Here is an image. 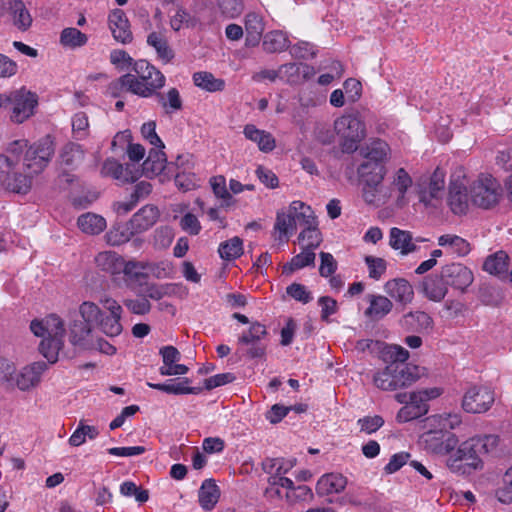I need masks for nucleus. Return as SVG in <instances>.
I'll return each mask as SVG.
<instances>
[{"label":"nucleus","mask_w":512,"mask_h":512,"mask_svg":"<svg viewBox=\"0 0 512 512\" xmlns=\"http://www.w3.org/2000/svg\"><path fill=\"white\" fill-rule=\"evenodd\" d=\"M132 73L123 75V84L127 91L143 98L154 96L164 87L166 78L163 73L147 60L139 59L133 63Z\"/></svg>","instance_id":"nucleus-1"},{"label":"nucleus","mask_w":512,"mask_h":512,"mask_svg":"<svg viewBox=\"0 0 512 512\" xmlns=\"http://www.w3.org/2000/svg\"><path fill=\"white\" fill-rule=\"evenodd\" d=\"M30 330L37 337H43L39 345L40 353L53 364L57 362L59 351L64 345L65 328L62 319L51 314L43 320H33Z\"/></svg>","instance_id":"nucleus-2"},{"label":"nucleus","mask_w":512,"mask_h":512,"mask_svg":"<svg viewBox=\"0 0 512 512\" xmlns=\"http://www.w3.org/2000/svg\"><path fill=\"white\" fill-rule=\"evenodd\" d=\"M334 129L340 138L341 149L344 153H353L358 144L366 136L364 122L358 113L344 114L334 122Z\"/></svg>","instance_id":"nucleus-3"},{"label":"nucleus","mask_w":512,"mask_h":512,"mask_svg":"<svg viewBox=\"0 0 512 512\" xmlns=\"http://www.w3.org/2000/svg\"><path fill=\"white\" fill-rule=\"evenodd\" d=\"M503 194L500 183L489 174H481L470 185L471 203L482 209L496 206Z\"/></svg>","instance_id":"nucleus-4"},{"label":"nucleus","mask_w":512,"mask_h":512,"mask_svg":"<svg viewBox=\"0 0 512 512\" xmlns=\"http://www.w3.org/2000/svg\"><path fill=\"white\" fill-rule=\"evenodd\" d=\"M8 109L10 111V120L13 123L21 124L34 115V110L38 105V97L35 93L22 87L17 90L7 92Z\"/></svg>","instance_id":"nucleus-5"},{"label":"nucleus","mask_w":512,"mask_h":512,"mask_svg":"<svg viewBox=\"0 0 512 512\" xmlns=\"http://www.w3.org/2000/svg\"><path fill=\"white\" fill-rule=\"evenodd\" d=\"M479 448H476L474 438L463 442L457 449L456 456L448 459V467L453 472L470 474L472 471L482 468V460Z\"/></svg>","instance_id":"nucleus-6"},{"label":"nucleus","mask_w":512,"mask_h":512,"mask_svg":"<svg viewBox=\"0 0 512 512\" xmlns=\"http://www.w3.org/2000/svg\"><path fill=\"white\" fill-rule=\"evenodd\" d=\"M267 336L265 325L260 322H253L247 331H244L238 338L240 348L238 352L249 359L263 358L266 355V345L262 340Z\"/></svg>","instance_id":"nucleus-7"},{"label":"nucleus","mask_w":512,"mask_h":512,"mask_svg":"<svg viewBox=\"0 0 512 512\" xmlns=\"http://www.w3.org/2000/svg\"><path fill=\"white\" fill-rule=\"evenodd\" d=\"M55 152L50 136H45L32 144L25 152L24 163L33 173L38 174L48 165Z\"/></svg>","instance_id":"nucleus-8"},{"label":"nucleus","mask_w":512,"mask_h":512,"mask_svg":"<svg viewBox=\"0 0 512 512\" xmlns=\"http://www.w3.org/2000/svg\"><path fill=\"white\" fill-rule=\"evenodd\" d=\"M457 436L449 430H430L422 436L424 448L433 454L446 455L458 445Z\"/></svg>","instance_id":"nucleus-9"},{"label":"nucleus","mask_w":512,"mask_h":512,"mask_svg":"<svg viewBox=\"0 0 512 512\" xmlns=\"http://www.w3.org/2000/svg\"><path fill=\"white\" fill-rule=\"evenodd\" d=\"M494 393L484 386H473L469 388L462 399V408L468 413H484L494 403Z\"/></svg>","instance_id":"nucleus-10"},{"label":"nucleus","mask_w":512,"mask_h":512,"mask_svg":"<svg viewBox=\"0 0 512 512\" xmlns=\"http://www.w3.org/2000/svg\"><path fill=\"white\" fill-rule=\"evenodd\" d=\"M444 281L454 290L461 293L472 284L474 276L472 271L461 263H451L441 268Z\"/></svg>","instance_id":"nucleus-11"},{"label":"nucleus","mask_w":512,"mask_h":512,"mask_svg":"<svg viewBox=\"0 0 512 512\" xmlns=\"http://www.w3.org/2000/svg\"><path fill=\"white\" fill-rule=\"evenodd\" d=\"M109 29L113 38L121 44H129L133 41L130 22L122 9H114L108 16Z\"/></svg>","instance_id":"nucleus-12"},{"label":"nucleus","mask_w":512,"mask_h":512,"mask_svg":"<svg viewBox=\"0 0 512 512\" xmlns=\"http://www.w3.org/2000/svg\"><path fill=\"white\" fill-rule=\"evenodd\" d=\"M101 172L104 176H110L122 183H133L141 175L134 164L123 166L115 159H107L102 166Z\"/></svg>","instance_id":"nucleus-13"},{"label":"nucleus","mask_w":512,"mask_h":512,"mask_svg":"<svg viewBox=\"0 0 512 512\" xmlns=\"http://www.w3.org/2000/svg\"><path fill=\"white\" fill-rule=\"evenodd\" d=\"M447 202L454 214H466L471 203L470 192L468 193L466 186L462 182L458 180L451 181Z\"/></svg>","instance_id":"nucleus-14"},{"label":"nucleus","mask_w":512,"mask_h":512,"mask_svg":"<svg viewBox=\"0 0 512 512\" xmlns=\"http://www.w3.org/2000/svg\"><path fill=\"white\" fill-rule=\"evenodd\" d=\"M47 368L48 365L45 362H34L24 367L21 372L16 375L14 387L17 386L22 391L35 387L39 384L41 376Z\"/></svg>","instance_id":"nucleus-15"},{"label":"nucleus","mask_w":512,"mask_h":512,"mask_svg":"<svg viewBox=\"0 0 512 512\" xmlns=\"http://www.w3.org/2000/svg\"><path fill=\"white\" fill-rule=\"evenodd\" d=\"M425 241L424 238L418 237L413 240L412 233L401 230L397 227L390 229V246L395 250H400L402 255H408L418 250L417 242Z\"/></svg>","instance_id":"nucleus-16"},{"label":"nucleus","mask_w":512,"mask_h":512,"mask_svg":"<svg viewBox=\"0 0 512 512\" xmlns=\"http://www.w3.org/2000/svg\"><path fill=\"white\" fill-rule=\"evenodd\" d=\"M158 218V208L153 205H145L131 217L129 223L134 232L140 234L154 226Z\"/></svg>","instance_id":"nucleus-17"},{"label":"nucleus","mask_w":512,"mask_h":512,"mask_svg":"<svg viewBox=\"0 0 512 512\" xmlns=\"http://www.w3.org/2000/svg\"><path fill=\"white\" fill-rule=\"evenodd\" d=\"M400 326L410 332L422 333L433 328L432 317L424 311H411L403 315Z\"/></svg>","instance_id":"nucleus-18"},{"label":"nucleus","mask_w":512,"mask_h":512,"mask_svg":"<svg viewBox=\"0 0 512 512\" xmlns=\"http://www.w3.org/2000/svg\"><path fill=\"white\" fill-rule=\"evenodd\" d=\"M421 288L424 295L434 302L443 300L448 292V285L441 272L426 276L421 283Z\"/></svg>","instance_id":"nucleus-19"},{"label":"nucleus","mask_w":512,"mask_h":512,"mask_svg":"<svg viewBox=\"0 0 512 512\" xmlns=\"http://www.w3.org/2000/svg\"><path fill=\"white\" fill-rule=\"evenodd\" d=\"M246 31V46L254 47L259 44L265 30L264 18L257 12H249L244 19Z\"/></svg>","instance_id":"nucleus-20"},{"label":"nucleus","mask_w":512,"mask_h":512,"mask_svg":"<svg viewBox=\"0 0 512 512\" xmlns=\"http://www.w3.org/2000/svg\"><path fill=\"white\" fill-rule=\"evenodd\" d=\"M385 292L396 301L408 304L413 300L414 291L411 284L403 278H396L386 282Z\"/></svg>","instance_id":"nucleus-21"},{"label":"nucleus","mask_w":512,"mask_h":512,"mask_svg":"<svg viewBox=\"0 0 512 512\" xmlns=\"http://www.w3.org/2000/svg\"><path fill=\"white\" fill-rule=\"evenodd\" d=\"M411 186H412V178L410 177V175L407 173V171L404 168H399L395 172V174L393 176V180H392L390 188H389V191H387V192H388V194H390V196L392 195L393 192H396L397 193L396 204L399 207H403L404 205L407 204L405 195Z\"/></svg>","instance_id":"nucleus-22"},{"label":"nucleus","mask_w":512,"mask_h":512,"mask_svg":"<svg viewBox=\"0 0 512 512\" xmlns=\"http://www.w3.org/2000/svg\"><path fill=\"white\" fill-rule=\"evenodd\" d=\"M243 133L247 139L255 142L260 151L264 153L271 152L276 147V141L273 135L265 130L258 129L253 124H247Z\"/></svg>","instance_id":"nucleus-23"},{"label":"nucleus","mask_w":512,"mask_h":512,"mask_svg":"<svg viewBox=\"0 0 512 512\" xmlns=\"http://www.w3.org/2000/svg\"><path fill=\"white\" fill-rule=\"evenodd\" d=\"M163 149L154 147L149 151L148 157L142 165V173L146 177L157 176L165 169L167 158Z\"/></svg>","instance_id":"nucleus-24"},{"label":"nucleus","mask_w":512,"mask_h":512,"mask_svg":"<svg viewBox=\"0 0 512 512\" xmlns=\"http://www.w3.org/2000/svg\"><path fill=\"white\" fill-rule=\"evenodd\" d=\"M357 173L361 182H369L371 184H382L386 174V168L383 163L363 161Z\"/></svg>","instance_id":"nucleus-25"},{"label":"nucleus","mask_w":512,"mask_h":512,"mask_svg":"<svg viewBox=\"0 0 512 512\" xmlns=\"http://www.w3.org/2000/svg\"><path fill=\"white\" fill-rule=\"evenodd\" d=\"M191 383L189 378H183L182 381L175 383L174 380H169L166 383H151L148 382L147 385L168 394L174 395H183V394H199L202 391L201 387H190L188 386Z\"/></svg>","instance_id":"nucleus-26"},{"label":"nucleus","mask_w":512,"mask_h":512,"mask_svg":"<svg viewBox=\"0 0 512 512\" xmlns=\"http://www.w3.org/2000/svg\"><path fill=\"white\" fill-rule=\"evenodd\" d=\"M171 285H161L154 282H148L143 280L137 285H132L131 290L138 296L146 298L147 300L152 299L158 301L169 294V288Z\"/></svg>","instance_id":"nucleus-27"},{"label":"nucleus","mask_w":512,"mask_h":512,"mask_svg":"<svg viewBox=\"0 0 512 512\" xmlns=\"http://www.w3.org/2000/svg\"><path fill=\"white\" fill-rule=\"evenodd\" d=\"M147 44L155 49L157 57L162 63L168 64L174 59V50L162 33L151 32L147 37Z\"/></svg>","instance_id":"nucleus-28"},{"label":"nucleus","mask_w":512,"mask_h":512,"mask_svg":"<svg viewBox=\"0 0 512 512\" xmlns=\"http://www.w3.org/2000/svg\"><path fill=\"white\" fill-rule=\"evenodd\" d=\"M95 264L101 271L116 275L121 272L124 260L114 251H103L96 255Z\"/></svg>","instance_id":"nucleus-29"},{"label":"nucleus","mask_w":512,"mask_h":512,"mask_svg":"<svg viewBox=\"0 0 512 512\" xmlns=\"http://www.w3.org/2000/svg\"><path fill=\"white\" fill-rule=\"evenodd\" d=\"M70 342L72 345L81 349H88L89 345L88 337L91 335L92 327L84 320H74L70 323Z\"/></svg>","instance_id":"nucleus-30"},{"label":"nucleus","mask_w":512,"mask_h":512,"mask_svg":"<svg viewBox=\"0 0 512 512\" xmlns=\"http://www.w3.org/2000/svg\"><path fill=\"white\" fill-rule=\"evenodd\" d=\"M347 479L341 474H326L322 476L316 486L319 495H329L332 493H340L345 489Z\"/></svg>","instance_id":"nucleus-31"},{"label":"nucleus","mask_w":512,"mask_h":512,"mask_svg":"<svg viewBox=\"0 0 512 512\" xmlns=\"http://www.w3.org/2000/svg\"><path fill=\"white\" fill-rule=\"evenodd\" d=\"M219 497L220 490L216 485L215 481L212 479L204 480L198 493L200 506L204 510L210 511L217 504Z\"/></svg>","instance_id":"nucleus-32"},{"label":"nucleus","mask_w":512,"mask_h":512,"mask_svg":"<svg viewBox=\"0 0 512 512\" xmlns=\"http://www.w3.org/2000/svg\"><path fill=\"white\" fill-rule=\"evenodd\" d=\"M154 96L166 114H173L183 107V101L177 88H170L166 93L158 90Z\"/></svg>","instance_id":"nucleus-33"},{"label":"nucleus","mask_w":512,"mask_h":512,"mask_svg":"<svg viewBox=\"0 0 512 512\" xmlns=\"http://www.w3.org/2000/svg\"><path fill=\"white\" fill-rule=\"evenodd\" d=\"M289 45L290 40L287 34L280 30L270 31L263 37L262 46L267 53H280L286 50Z\"/></svg>","instance_id":"nucleus-34"},{"label":"nucleus","mask_w":512,"mask_h":512,"mask_svg":"<svg viewBox=\"0 0 512 512\" xmlns=\"http://www.w3.org/2000/svg\"><path fill=\"white\" fill-rule=\"evenodd\" d=\"M397 368V362H390L385 366L384 369L378 370L373 375V383L374 385L383 390V391H395L399 389L398 382L394 381L393 373L396 370L393 368Z\"/></svg>","instance_id":"nucleus-35"},{"label":"nucleus","mask_w":512,"mask_h":512,"mask_svg":"<svg viewBox=\"0 0 512 512\" xmlns=\"http://www.w3.org/2000/svg\"><path fill=\"white\" fill-rule=\"evenodd\" d=\"M289 211H291V214L295 217V227L299 225L306 228L317 224V219L311 207L301 201H293L289 205Z\"/></svg>","instance_id":"nucleus-36"},{"label":"nucleus","mask_w":512,"mask_h":512,"mask_svg":"<svg viewBox=\"0 0 512 512\" xmlns=\"http://www.w3.org/2000/svg\"><path fill=\"white\" fill-rule=\"evenodd\" d=\"M80 230L89 235L100 234L106 228V220L94 213H85L79 216L77 220Z\"/></svg>","instance_id":"nucleus-37"},{"label":"nucleus","mask_w":512,"mask_h":512,"mask_svg":"<svg viewBox=\"0 0 512 512\" xmlns=\"http://www.w3.org/2000/svg\"><path fill=\"white\" fill-rule=\"evenodd\" d=\"M396 372L393 373L394 381L398 382L399 389L410 386L420 378V368L415 365L397 363Z\"/></svg>","instance_id":"nucleus-38"},{"label":"nucleus","mask_w":512,"mask_h":512,"mask_svg":"<svg viewBox=\"0 0 512 512\" xmlns=\"http://www.w3.org/2000/svg\"><path fill=\"white\" fill-rule=\"evenodd\" d=\"M388 151V144L383 140L376 139L372 141L370 144H368L366 147H363L360 153L364 157V161H371L377 163L380 162L385 165Z\"/></svg>","instance_id":"nucleus-39"},{"label":"nucleus","mask_w":512,"mask_h":512,"mask_svg":"<svg viewBox=\"0 0 512 512\" xmlns=\"http://www.w3.org/2000/svg\"><path fill=\"white\" fill-rule=\"evenodd\" d=\"M369 303L365 315L376 320L386 316L393 308L391 300L382 295H369Z\"/></svg>","instance_id":"nucleus-40"},{"label":"nucleus","mask_w":512,"mask_h":512,"mask_svg":"<svg viewBox=\"0 0 512 512\" xmlns=\"http://www.w3.org/2000/svg\"><path fill=\"white\" fill-rule=\"evenodd\" d=\"M136 235L134 230L131 228L129 221L125 224H119L111 228L106 234V242L111 246L122 245Z\"/></svg>","instance_id":"nucleus-41"},{"label":"nucleus","mask_w":512,"mask_h":512,"mask_svg":"<svg viewBox=\"0 0 512 512\" xmlns=\"http://www.w3.org/2000/svg\"><path fill=\"white\" fill-rule=\"evenodd\" d=\"M10 11L13 16V24L21 31H26L32 24V17L25 4L21 0L10 2Z\"/></svg>","instance_id":"nucleus-42"},{"label":"nucleus","mask_w":512,"mask_h":512,"mask_svg":"<svg viewBox=\"0 0 512 512\" xmlns=\"http://www.w3.org/2000/svg\"><path fill=\"white\" fill-rule=\"evenodd\" d=\"M438 244L442 247H448L453 254L465 256L470 251L469 243L457 235L445 234L438 238Z\"/></svg>","instance_id":"nucleus-43"},{"label":"nucleus","mask_w":512,"mask_h":512,"mask_svg":"<svg viewBox=\"0 0 512 512\" xmlns=\"http://www.w3.org/2000/svg\"><path fill=\"white\" fill-rule=\"evenodd\" d=\"M508 255L504 251L496 252L486 258L483 270L493 275H503L508 269Z\"/></svg>","instance_id":"nucleus-44"},{"label":"nucleus","mask_w":512,"mask_h":512,"mask_svg":"<svg viewBox=\"0 0 512 512\" xmlns=\"http://www.w3.org/2000/svg\"><path fill=\"white\" fill-rule=\"evenodd\" d=\"M2 186L14 193L26 194L30 190L31 179L26 175L16 172L13 167L8 179L4 181Z\"/></svg>","instance_id":"nucleus-45"},{"label":"nucleus","mask_w":512,"mask_h":512,"mask_svg":"<svg viewBox=\"0 0 512 512\" xmlns=\"http://www.w3.org/2000/svg\"><path fill=\"white\" fill-rule=\"evenodd\" d=\"M193 82L197 87L209 92L222 91L225 86L224 80L215 78L210 72L194 73Z\"/></svg>","instance_id":"nucleus-46"},{"label":"nucleus","mask_w":512,"mask_h":512,"mask_svg":"<svg viewBox=\"0 0 512 512\" xmlns=\"http://www.w3.org/2000/svg\"><path fill=\"white\" fill-rule=\"evenodd\" d=\"M145 265L138 261L124 262L121 272L127 278L128 285L131 288L132 285H137L143 280L148 279V275L144 272Z\"/></svg>","instance_id":"nucleus-47"},{"label":"nucleus","mask_w":512,"mask_h":512,"mask_svg":"<svg viewBox=\"0 0 512 512\" xmlns=\"http://www.w3.org/2000/svg\"><path fill=\"white\" fill-rule=\"evenodd\" d=\"M361 183L363 184L362 197L368 204L379 205L380 203H385L386 199L390 197L388 192H383L382 184Z\"/></svg>","instance_id":"nucleus-48"},{"label":"nucleus","mask_w":512,"mask_h":512,"mask_svg":"<svg viewBox=\"0 0 512 512\" xmlns=\"http://www.w3.org/2000/svg\"><path fill=\"white\" fill-rule=\"evenodd\" d=\"M87 41V35L74 27L65 28L60 34V43L64 47L71 49L82 47L87 43Z\"/></svg>","instance_id":"nucleus-49"},{"label":"nucleus","mask_w":512,"mask_h":512,"mask_svg":"<svg viewBox=\"0 0 512 512\" xmlns=\"http://www.w3.org/2000/svg\"><path fill=\"white\" fill-rule=\"evenodd\" d=\"M198 23L199 19L183 7H178L170 19V26L174 31H179L181 28H194Z\"/></svg>","instance_id":"nucleus-50"},{"label":"nucleus","mask_w":512,"mask_h":512,"mask_svg":"<svg viewBox=\"0 0 512 512\" xmlns=\"http://www.w3.org/2000/svg\"><path fill=\"white\" fill-rule=\"evenodd\" d=\"M222 259L230 261L239 258L243 254L242 239L235 236L225 242H222L218 248Z\"/></svg>","instance_id":"nucleus-51"},{"label":"nucleus","mask_w":512,"mask_h":512,"mask_svg":"<svg viewBox=\"0 0 512 512\" xmlns=\"http://www.w3.org/2000/svg\"><path fill=\"white\" fill-rule=\"evenodd\" d=\"M315 262V253L311 249L303 247V251L294 256L291 261L283 266L284 274H291L295 270L313 265Z\"/></svg>","instance_id":"nucleus-52"},{"label":"nucleus","mask_w":512,"mask_h":512,"mask_svg":"<svg viewBox=\"0 0 512 512\" xmlns=\"http://www.w3.org/2000/svg\"><path fill=\"white\" fill-rule=\"evenodd\" d=\"M84 158V152L81 145L76 143L66 144L60 154L61 164L67 167L78 165Z\"/></svg>","instance_id":"nucleus-53"},{"label":"nucleus","mask_w":512,"mask_h":512,"mask_svg":"<svg viewBox=\"0 0 512 512\" xmlns=\"http://www.w3.org/2000/svg\"><path fill=\"white\" fill-rule=\"evenodd\" d=\"M274 229L279 232V239H282V237L288 239V235L296 229L295 217H293L291 211L288 210L287 213L284 211L277 212Z\"/></svg>","instance_id":"nucleus-54"},{"label":"nucleus","mask_w":512,"mask_h":512,"mask_svg":"<svg viewBox=\"0 0 512 512\" xmlns=\"http://www.w3.org/2000/svg\"><path fill=\"white\" fill-rule=\"evenodd\" d=\"M79 314L86 323L91 327L99 324L103 311L99 306L91 301H84L79 306Z\"/></svg>","instance_id":"nucleus-55"},{"label":"nucleus","mask_w":512,"mask_h":512,"mask_svg":"<svg viewBox=\"0 0 512 512\" xmlns=\"http://www.w3.org/2000/svg\"><path fill=\"white\" fill-rule=\"evenodd\" d=\"M121 315L102 316L98 327L108 337H116L122 333Z\"/></svg>","instance_id":"nucleus-56"},{"label":"nucleus","mask_w":512,"mask_h":512,"mask_svg":"<svg viewBox=\"0 0 512 512\" xmlns=\"http://www.w3.org/2000/svg\"><path fill=\"white\" fill-rule=\"evenodd\" d=\"M317 224L312 225L311 227H306L298 236V241L307 249H311L314 252L322 242L321 233L317 228Z\"/></svg>","instance_id":"nucleus-57"},{"label":"nucleus","mask_w":512,"mask_h":512,"mask_svg":"<svg viewBox=\"0 0 512 512\" xmlns=\"http://www.w3.org/2000/svg\"><path fill=\"white\" fill-rule=\"evenodd\" d=\"M210 185L214 195L223 201L222 206H230L232 196L227 190L225 177L222 175L212 177L210 179Z\"/></svg>","instance_id":"nucleus-58"},{"label":"nucleus","mask_w":512,"mask_h":512,"mask_svg":"<svg viewBox=\"0 0 512 512\" xmlns=\"http://www.w3.org/2000/svg\"><path fill=\"white\" fill-rule=\"evenodd\" d=\"M15 378V364L7 358L0 357V384L9 388H13Z\"/></svg>","instance_id":"nucleus-59"},{"label":"nucleus","mask_w":512,"mask_h":512,"mask_svg":"<svg viewBox=\"0 0 512 512\" xmlns=\"http://www.w3.org/2000/svg\"><path fill=\"white\" fill-rule=\"evenodd\" d=\"M120 493L125 497L133 496L139 503H145L149 499V491L138 487L132 481H125L120 485Z\"/></svg>","instance_id":"nucleus-60"},{"label":"nucleus","mask_w":512,"mask_h":512,"mask_svg":"<svg viewBox=\"0 0 512 512\" xmlns=\"http://www.w3.org/2000/svg\"><path fill=\"white\" fill-rule=\"evenodd\" d=\"M428 412V407L424 406H415L413 404L408 403L402 407L397 413V420L399 422H408L414 419H417Z\"/></svg>","instance_id":"nucleus-61"},{"label":"nucleus","mask_w":512,"mask_h":512,"mask_svg":"<svg viewBox=\"0 0 512 512\" xmlns=\"http://www.w3.org/2000/svg\"><path fill=\"white\" fill-rule=\"evenodd\" d=\"M441 390L439 388L423 389L420 391L412 392L409 396V403L415 406L428 407L426 402L428 400L437 398L440 396Z\"/></svg>","instance_id":"nucleus-62"},{"label":"nucleus","mask_w":512,"mask_h":512,"mask_svg":"<svg viewBox=\"0 0 512 512\" xmlns=\"http://www.w3.org/2000/svg\"><path fill=\"white\" fill-rule=\"evenodd\" d=\"M125 307L133 314L145 315L151 311L152 305L146 298H127L123 300Z\"/></svg>","instance_id":"nucleus-63"},{"label":"nucleus","mask_w":512,"mask_h":512,"mask_svg":"<svg viewBox=\"0 0 512 512\" xmlns=\"http://www.w3.org/2000/svg\"><path fill=\"white\" fill-rule=\"evenodd\" d=\"M365 263L368 266L369 277L372 279L379 280L386 272L387 263L383 258L366 256Z\"/></svg>","instance_id":"nucleus-64"}]
</instances>
